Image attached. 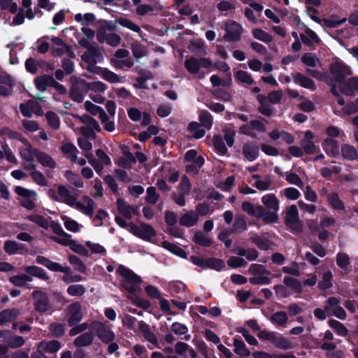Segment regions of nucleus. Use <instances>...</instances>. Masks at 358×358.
I'll use <instances>...</instances> for the list:
<instances>
[{
  "instance_id": "3c124183",
  "label": "nucleus",
  "mask_w": 358,
  "mask_h": 358,
  "mask_svg": "<svg viewBox=\"0 0 358 358\" xmlns=\"http://www.w3.org/2000/svg\"><path fill=\"white\" fill-rule=\"evenodd\" d=\"M98 41L100 43L106 41L109 45L113 47H117L121 42L120 36L115 33H110L106 35L104 37L98 36Z\"/></svg>"
},
{
  "instance_id": "dca6fc26",
  "label": "nucleus",
  "mask_w": 358,
  "mask_h": 358,
  "mask_svg": "<svg viewBox=\"0 0 358 358\" xmlns=\"http://www.w3.org/2000/svg\"><path fill=\"white\" fill-rule=\"evenodd\" d=\"M35 300V308L38 312H45L48 309V300L47 295L42 291L36 290L32 293Z\"/></svg>"
},
{
  "instance_id": "37998d69",
  "label": "nucleus",
  "mask_w": 358,
  "mask_h": 358,
  "mask_svg": "<svg viewBox=\"0 0 358 358\" xmlns=\"http://www.w3.org/2000/svg\"><path fill=\"white\" fill-rule=\"evenodd\" d=\"M3 249L7 254L12 255L23 250L24 245L15 241H6L4 242Z\"/></svg>"
},
{
  "instance_id": "864d4df0",
  "label": "nucleus",
  "mask_w": 358,
  "mask_h": 358,
  "mask_svg": "<svg viewBox=\"0 0 358 358\" xmlns=\"http://www.w3.org/2000/svg\"><path fill=\"white\" fill-rule=\"evenodd\" d=\"M185 67L191 74H196L200 70V60L194 57L187 59L184 63Z\"/></svg>"
},
{
  "instance_id": "69168bd1",
  "label": "nucleus",
  "mask_w": 358,
  "mask_h": 358,
  "mask_svg": "<svg viewBox=\"0 0 358 358\" xmlns=\"http://www.w3.org/2000/svg\"><path fill=\"white\" fill-rule=\"evenodd\" d=\"M204 159L199 155V158L193 162H190L189 164L186 166V171L189 173L196 174L200 168L203 165Z\"/></svg>"
},
{
  "instance_id": "393cba45",
  "label": "nucleus",
  "mask_w": 358,
  "mask_h": 358,
  "mask_svg": "<svg viewBox=\"0 0 358 358\" xmlns=\"http://www.w3.org/2000/svg\"><path fill=\"white\" fill-rule=\"evenodd\" d=\"M98 71L95 74L100 75L103 79L110 83H120L124 82V78L108 70L106 68L96 69Z\"/></svg>"
},
{
  "instance_id": "a18cd8bd",
  "label": "nucleus",
  "mask_w": 358,
  "mask_h": 358,
  "mask_svg": "<svg viewBox=\"0 0 358 358\" xmlns=\"http://www.w3.org/2000/svg\"><path fill=\"white\" fill-rule=\"evenodd\" d=\"M24 271L29 276H34L43 280H48V277L45 271L36 266H29L24 268Z\"/></svg>"
},
{
  "instance_id": "5fc2aeb1",
  "label": "nucleus",
  "mask_w": 358,
  "mask_h": 358,
  "mask_svg": "<svg viewBox=\"0 0 358 358\" xmlns=\"http://www.w3.org/2000/svg\"><path fill=\"white\" fill-rule=\"evenodd\" d=\"M61 218L64 222L65 228L68 231H70L73 233H77L80 231L82 225L80 224L78 222L66 215H62Z\"/></svg>"
},
{
  "instance_id": "9b49d317",
  "label": "nucleus",
  "mask_w": 358,
  "mask_h": 358,
  "mask_svg": "<svg viewBox=\"0 0 358 358\" xmlns=\"http://www.w3.org/2000/svg\"><path fill=\"white\" fill-rule=\"evenodd\" d=\"M226 31L224 39L228 42H237L240 41L243 29L242 26L234 20H227L224 24Z\"/></svg>"
},
{
  "instance_id": "bf43d9fd",
  "label": "nucleus",
  "mask_w": 358,
  "mask_h": 358,
  "mask_svg": "<svg viewBox=\"0 0 358 358\" xmlns=\"http://www.w3.org/2000/svg\"><path fill=\"white\" fill-rule=\"evenodd\" d=\"M261 205H254L249 201H243L241 205L242 210L252 217H257Z\"/></svg>"
},
{
  "instance_id": "8fccbe9b",
  "label": "nucleus",
  "mask_w": 358,
  "mask_h": 358,
  "mask_svg": "<svg viewBox=\"0 0 358 358\" xmlns=\"http://www.w3.org/2000/svg\"><path fill=\"white\" fill-rule=\"evenodd\" d=\"M9 280L15 286L17 287H25L28 282L32 281V278L27 274H20L11 276Z\"/></svg>"
},
{
  "instance_id": "f3484780",
  "label": "nucleus",
  "mask_w": 358,
  "mask_h": 358,
  "mask_svg": "<svg viewBox=\"0 0 358 358\" xmlns=\"http://www.w3.org/2000/svg\"><path fill=\"white\" fill-rule=\"evenodd\" d=\"M73 122L74 124L83 123L87 125L89 128H90L92 131H99L101 130V127L98 123V122L89 115H78L72 114Z\"/></svg>"
},
{
  "instance_id": "5701e85b",
  "label": "nucleus",
  "mask_w": 358,
  "mask_h": 358,
  "mask_svg": "<svg viewBox=\"0 0 358 358\" xmlns=\"http://www.w3.org/2000/svg\"><path fill=\"white\" fill-rule=\"evenodd\" d=\"M21 141L24 143V145L19 149L20 157L28 162H32L38 150L33 148L26 138L25 141Z\"/></svg>"
},
{
  "instance_id": "1a4fd4ad",
  "label": "nucleus",
  "mask_w": 358,
  "mask_h": 358,
  "mask_svg": "<svg viewBox=\"0 0 358 358\" xmlns=\"http://www.w3.org/2000/svg\"><path fill=\"white\" fill-rule=\"evenodd\" d=\"M341 299L336 296H330L327 299L324 307L328 316H335L342 320L346 319L347 313L341 307Z\"/></svg>"
},
{
  "instance_id": "338daca9",
  "label": "nucleus",
  "mask_w": 358,
  "mask_h": 358,
  "mask_svg": "<svg viewBox=\"0 0 358 358\" xmlns=\"http://www.w3.org/2000/svg\"><path fill=\"white\" fill-rule=\"evenodd\" d=\"M336 264L342 270L348 271L350 264V257L348 255L344 252L338 253L336 255Z\"/></svg>"
},
{
  "instance_id": "c85d7f7f",
  "label": "nucleus",
  "mask_w": 358,
  "mask_h": 358,
  "mask_svg": "<svg viewBox=\"0 0 358 358\" xmlns=\"http://www.w3.org/2000/svg\"><path fill=\"white\" fill-rule=\"evenodd\" d=\"M247 229V219L243 215H236L232 224L231 233L241 234Z\"/></svg>"
},
{
  "instance_id": "2f4dec72",
  "label": "nucleus",
  "mask_w": 358,
  "mask_h": 358,
  "mask_svg": "<svg viewBox=\"0 0 358 358\" xmlns=\"http://www.w3.org/2000/svg\"><path fill=\"white\" fill-rule=\"evenodd\" d=\"M36 158L37 161L43 166L50 169H55L57 166L53 158L45 152L38 150Z\"/></svg>"
},
{
  "instance_id": "09e8293b",
  "label": "nucleus",
  "mask_w": 358,
  "mask_h": 358,
  "mask_svg": "<svg viewBox=\"0 0 358 358\" xmlns=\"http://www.w3.org/2000/svg\"><path fill=\"white\" fill-rule=\"evenodd\" d=\"M276 348L282 350H289L293 348L292 343L287 338L281 335H275L272 343Z\"/></svg>"
},
{
  "instance_id": "423d86ee",
  "label": "nucleus",
  "mask_w": 358,
  "mask_h": 358,
  "mask_svg": "<svg viewBox=\"0 0 358 358\" xmlns=\"http://www.w3.org/2000/svg\"><path fill=\"white\" fill-rule=\"evenodd\" d=\"M71 98L78 103L82 102L85 95L87 93V81L73 76L71 78Z\"/></svg>"
},
{
  "instance_id": "de8ad7c7",
  "label": "nucleus",
  "mask_w": 358,
  "mask_h": 358,
  "mask_svg": "<svg viewBox=\"0 0 358 358\" xmlns=\"http://www.w3.org/2000/svg\"><path fill=\"white\" fill-rule=\"evenodd\" d=\"M188 131L192 134V137L199 139L204 136L206 131L201 124L197 122H192L189 124Z\"/></svg>"
},
{
  "instance_id": "9d476101",
  "label": "nucleus",
  "mask_w": 358,
  "mask_h": 358,
  "mask_svg": "<svg viewBox=\"0 0 358 358\" xmlns=\"http://www.w3.org/2000/svg\"><path fill=\"white\" fill-rule=\"evenodd\" d=\"M60 150L64 155L69 159L71 163L78 164L83 166L86 164L87 161L83 157H78V150L70 142L63 143L60 147Z\"/></svg>"
},
{
  "instance_id": "e2e57ef3",
  "label": "nucleus",
  "mask_w": 358,
  "mask_h": 358,
  "mask_svg": "<svg viewBox=\"0 0 358 358\" xmlns=\"http://www.w3.org/2000/svg\"><path fill=\"white\" fill-rule=\"evenodd\" d=\"M283 282L285 285L290 287L294 292L300 293L302 291V286L300 281L290 276H285Z\"/></svg>"
},
{
  "instance_id": "603ef678",
  "label": "nucleus",
  "mask_w": 358,
  "mask_h": 358,
  "mask_svg": "<svg viewBox=\"0 0 358 358\" xmlns=\"http://www.w3.org/2000/svg\"><path fill=\"white\" fill-rule=\"evenodd\" d=\"M20 312L15 309H6L0 313V322L3 324L6 322H10L15 320L19 315Z\"/></svg>"
},
{
  "instance_id": "6e6552de",
  "label": "nucleus",
  "mask_w": 358,
  "mask_h": 358,
  "mask_svg": "<svg viewBox=\"0 0 358 358\" xmlns=\"http://www.w3.org/2000/svg\"><path fill=\"white\" fill-rule=\"evenodd\" d=\"M15 192L21 197L20 203L24 208L28 210H33L35 208L37 193L34 190L17 186L15 187Z\"/></svg>"
},
{
  "instance_id": "79ce46f5",
  "label": "nucleus",
  "mask_w": 358,
  "mask_h": 358,
  "mask_svg": "<svg viewBox=\"0 0 358 358\" xmlns=\"http://www.w3.org/2000/svg\"><path fill=\"white\" fill-rule=\"evenodd\" d=\"M193 241L195 243L203 247H209L212 245V239L208 234L203 231H199L194 234Z\"/></svg>"
},
{
  "instance_id": "473e14b6",
  "label": "nucleus",
  "mask_w": 358,
  "mask_h": 358,
  "mask_svg": "<svg viewBox=\"0 0 358 358\" xmlns=\"http://www.w3.org/2000/svg\"><path fill=\"white\" fill-rule=\"evenodd\" d=\"M199 221L197 214L191 210L184 213L180 218V224L186 227H191L195 225Z\"/></svg>"
},
{
  "instance_id": "7c9ffc66",
  "label": "nucleus",
  "mask_w": 358,
  "mask_h": 358,
  "mask_svg": "<svg viewBox=\"0 0 358 358\" xmlns=\"http://www.w3.org/2000/svg\"><path fill=\"white\" fill-rule=\"evenodd\" d=\"M268 136L273 141L281 138L287 144H292L295 141L294 136L285 131L273 129L269 133Z\"/></svg>"
},
{
  "instance_id": "aec40b11",
  "label": "nucleus",
  "mask_w": 358,
  "mask_h": 358,
  "mask_svg": "<svg viewBox=\"0 0 358 358\" xmlns=\"http://www.w3.org/2000/svg\"><path fill=\"white\" fill-rule=\"evenodd\" d=\"M262 203L266 210L279 211L280 201L274 194H266L261 198Z\"/></svg>"
},
{
  "instance_id": "c03bdc74",
  "label": "nucleus",
  "mask_w": 358,
  "mask_h": 358,
  "mask_svg": "<svg viewBox=\"0 0 358 358\" xmlns=\"http://www.w3.org/2000/svg\"><path fill=\"white\" fill-rule=\"evenodd\" d=\"M234 78L236 82L242 84L250 85L255 83L251 74L243 70L237 71L234 74Z\"/></svg>"
},
{
  "instance_id": "4c0bfd02",
  "label": "nucleus",
  "mask_w": 358,
  "mask_h": 358,
  "mask_svg": "<svg viewBox=\"0 0 358 358\" xmlns=\"http://www.w3.org/2000/svg\"><path fill=\"white\" fill-rule=\"evenodd\" d=\"M327 202L329 205L334 210H345L344 203L340 199L338 193L331 192L328 194Z\"/></svg>"
},
{
  "instance_id": "680f3d73",
  "label": "nucleus",
  "mask_w": 358,
  "mask_h": 358,
  "mask_svg": "<svg viewBox=\"0 0 358 358\" xmlns=\"http://www.w3.org/2000/svg\"><path fill=\"white\" fill-rule=\"evenodd\" d=\"M66 292L70 296L80 297L86 292V288L80 284H72L68 287Z\"/></svg>"
},
{
  "instance_id": "4d7b16f0",
  "label": "nucleus",
  "mask_w": 358,
  "mask_h": 358,
  "mask_svg": "<svg viewBox=\"0 0 358 358\" xmlns=\"http://www.w3.org/2000/svg\"><path fill=\"white\" fill-rule=\"evenodd\" d=\"M162 245L164 248L166 249L167 250L171 252L172 253L182 257L186 258L187 254L184 250H182L181 248L178 247V245L171 243L169 241H163L162 243Z\"/></svg>"
},
{
  "instance_id": "f257e3e1",
  "label": "nucleus",
  "mask_w": 358,
  "mask_h": 358,
  "mask_svg": "<svg viewBox=\"0 0 358 358\" xmlns=\"http://www.w3.org/2000/svg\"><path fill=\"white\" fill-rule=\"evenodd\" d=\"M117 272L125 280L122 282V287L130 293H135L138 289V284L141 282L140 277L131 270L120 265Z\"/></svg>"
},
{
  "instance_id": "f03ea898",
  "label": "nucleus",
  "mask_w": 358,
  "mask_h": 358,
  "mask_svg": "<svg viewBox=\"0 0 358 358\" xmlns=\"http://www.w3.org/2000/svg\"><path fill=\"white\" fill-rule=\"evenodd\" d=\"M81 59L87 66L85 69L91 73H96L100 69V66H96V64L101 63L103 60L102 53L94 47H89L88 49L83 54Z\"/></svg>"
},
{
  "instance_id": "774afa93",
  "label": "nucleus",
  "mask_w": 358,
  "mask_h": 358,
  "mask_svg": "<svg viewBox=\"0 0 358 358\" xmlns=\"http://www.w3.org/2000/svg\"><path fill=\"white\" fill-rule=\"evenodd\" d=\"M248 271L254 275H269L271 274L270 271L267 270L265 266L258 264H251Z\"/></svg>"
},
{
  "instance_id": "0eeeda50",
  "label": "nucleus",
  "mask_w": 358,
  "mask_h": 358,
  "mask_svg": "<svg viewBox=\"0 0 358 358\" xmlns=\"http://www.w3.org/2000/svg\"><path fill=\"white\" fill-rule=\"evenodd\" d=\"M48 194L54 201L64 203L71 207L76 196L73 195L70 190L62 185L57 186L56 189H50Z\"/></svg>"
},
{
  "instance_id": "58836bf2",
  "label": "nucleus",
  "mask_w": 358,
  "mask_h": 358,
  "mask_svg": "<svg viewBox=\"0 0 358 358\" xmlns=\"http://www.w3.org/2000/svg\"><path fill=\"white\" fill-rule=\"evenodd\" d=\"M94 335L92 332H85L78 336L73 342V344L78 347L87 346L92 343Z\"/></svg>"
},
{
  "instance_id": "0e129e2a",
  "label": "nucleus",
  "mask_w": 358,
  "mask_h": 358,
  "mask_svg": "<svg viewBox=\"0 0 358 358\" xmlns=\"http://www.w3.org/2000/svg\"><path fill=\"white\" fill-rule=\"evenodd\" d=\"M234 352L241 356L248 357L250 355V350L246 348L243 341L238 338L234 340Z\"/></svg>"
},
{
  "instance_id": "c756f323",
  "label": "nucleus",
  "mask_w": 358,
  "mask_h": 358,
  "mask_svg": "<svg viewBox=\"0 0 358 358\" xmlns=\"http://www.w3.org/2000/svg\"><path fill=\"white\" fill-rule=\"evenodd\" d=\"M84 106L85 108L92 115H98L101 122L106 121L107 119H108L106 113L101 107L94 104L90 101H86Z\"/></svg>"
},
{
  "instance_id": "2eb2a0df",
  "label": "nucleus",
  "mask_w": 358,
  "mask_h": 358,
  "mask_svg": "<svg viewBox=\"0 0 358 358\" xmlns=\"http://www.w3.org/2000/svg\"><path fill=\"white\" fill-rule=\"evenodd\" d=\"M341 92L346 96H353L358 92V78L352 77L338 85Z\"/></svg>"
},
{
  "instance_id": "f8f14e48",
  "label": "nucleus",
  "mask_w": 358,
  "mask_h": 358,
  "mask_svg": "<svg viewBox=\"0 0 358 358\" xmlns=\"http://www.w3.org/2000/svg\"><path fill=\"white\" fill-rule=\"evenodd\" d=\"M128 229L134 235L145 241L150 240L156 234L155 229L150 225L144 223L138 226L129 223Z\"/></svg>"
},
{
  "instance_id": "a211bd4d",
  "label": "nucleus",
  "mask_w": 358,
  "mask_h": 358,
  "mask_svg": "<svg viewBox=\"0 0 358 358\" xmlns=\"http://www.w3.org/2000/svg\"><path fill=\"white\" fill-rule=\"evenodd\" d=\"M139 330L143 334L144 338L148 342L152 344L157 348H161L159 345L157 336L150 330L148 324L141 321L139 324Z\"/></svg>"
},
{
  "instance_id": "412c9836",
  "label": "nucleus",
  "mask_w": 358,
  "mask_h": 358,
  "mask_svg": "<svg viewBox=\"0 0 358 358\" xmlns=\"http://www.w3.org/2000/svg\"><path fill=\"white\" fill-rule=\"evenodd\" d=\"M36 262L54 272H67L69 271L68 268H64L60 264L52 262L44 256L36 257Z\"/></svg>"
},
{
  "instance_id": "ea45409f",
  "label": "nucleus",
  "mask_w": 358,
  "mask_h": 358,
  "mask_svg": "<svg viewBox=\"0 0 358 358\" xmlns=\"http://www.w3.org/2000/svg\"><path fill=\"white\" fill-rule=\"evenodd\" d=\"M189 50L191 52L199 57H204L207 55L203 41H192L189 45Z\"/></svg>"
},
{
  "instance_id": "ddd939ff",
  "label": "nucleus",
  "mask_w": 358,
  "mask_h": 358,
  "mask_svg": "<svg viewBox=\"0 0 358 358\" xmlns=\"http://www.w3.org/2000/svg\"><path fill=\"white\" fill-rule=\"evenodd\" d=\"M71 207L87 216L92 217L95 209V203L89 196L84 195L80 201H78L76 198Z\"/></svg>"
},
{
  "instance_id": "49530a36",
  "label": "nucleus",
  "mask_w": 358,
  "mask_h": 358,
  "mask_svg": "<svg viewBox=\"0 0 358 358\" xmlns=\"http://www.w3.org/2000/svg\"><path fill=\"white\" fill-rule=\"evenodd\" d=\"M171 331L178 336L185 335V339L189 341L191 338L189 334H187L188 328L186 325L180 322H173L171 327Z\"/></svg>"
},
{
  "instance_id": "a19ab883",
  "label": "nucleus",
  "mask_w": 358,
  "mask_h": 358,
  "mask_svg": "<svg viewBox=\"0 0 358 358\" xmlns=\"http://www.w3.org/2000/svg\"><path fill=\"white\" fill-rule=\"evenodd\" d=\"M64 177L73 186L77 188H82L84 187V182L80 176L71 170L64 172Z\"/></svg>"
},
{
  "instance_id": "cd10ccee",
  "label": "nucleus",
  "mask_w": 358,
  "mask_h": 358,
  "mask_svg": "<svg viewBox=\"0 0 358 358\" xmlns=\"http://www.w3.org/2000/svg\"><path fill=\"white\" fill-rule=\"evenodd\" d=\"M55 83L54 78L48 75L40 76L34 80L36 87L41 92L45 91L48 87L53 85Z\"/></svg>"
},
{
  "instance_id": "b1692460",
  "label": "nucleus",
  "mask_w": 358,
  "mask_h": 358,
  "mask_svg": "<svg viewBox=\"0 0 358 358\" xmlns=\"http://www.w3.org/2000/svg\"><path fill=\"white\" fill-rule=\"evenodd\" d=\"M294 82L299 85L301 87L308 89L311 91L316 90V85L314 81L308 77L301 73H296L292 75Z\"/></svg>"
},
{
  "instance_id": "20e7f679",
  "label": "nucleus",
  "mask_w": 358,
  "mask_h": 358,
  "mask_svg": "<svg viewBox=\"0 0 358 358\" xmlns=\"http://www.w3.org/2000/svg\"><path fill=\"white\" fill-rule=\"evenodd\" d=\"M68 324L70 327L78 324L87 313V308H83L78 301L73 302L66 308Z\"/></svg>"
},
{
  "instance_id": "f704fd0d",
  "label": "nucleus",
  "mask_w": 358,
  "mask_h": 358,
  "mask_svg": "<svg viewBox=\"0 0 358 358\" xmlns=\"http://www.w3.org/2000/svg\"><path fill=\"white\" fill-rule=\"evenodd\" d=\"M61 348V344L58 341H42L38 345V349L43 352L54 353L57 352Z\"/></svg>"
},
{
  "instance_id": "e433bc0d",
  "label": "nucleus",
  "mask_w": 358,
  "mask_h": 358,
  "mask_svg": "<svg viewBox=\"0 0 358 358\" xmlns=\"http://www.w3.org/2000/svg\"><path fill=\"white\" fill-rule=\"evenodd\" d=\"M341 155L343 157L348 161L358 159V152L355 147L349 144H343L341 146Z\"/></svg>"
},
{
  "instance_id": "bb28decb",
  "label": "nucleus",
  "mask_w": 358,
  "mask_h": 358,
  "mask_svg": "<svg viewBox=\"0 0 358 358\" xmlns=\"http://www.w3.org/2000/svg\"><path fill=\"white\" fill-rule=\"evenodd\" d=\"M244 157L250 162L255 160L259 155V147L255 143H248L243 146Z\"/></svg>"
},
{
  "instance_id": "c9c22d12",
  "label": "nucleus",
  "mask_w": 358,
  "mask_h": 358,
  "mask_svg": "<svg viewBox=\"0 0 358 358\" xmlns=\"http://www.w3.org/2000/svg\"><path fill=\"white\" fill-rule=\"evenodd\" d=\"M302 42L307 45L312 46L314 44L319 43L320 40L318 36L310 29L307 28L305 33L300 36Z\"/></svg>"
},
{
  "instance_id": "72a5a7b5",
  "label": "nucleus",
  "mask_w": 358,
  "mask_h": 358,
  "mask_svg": "<svg viewBox=\"0 0 358 358\" xmlns=\"http://www.w3.org/2000/svg\"><path fill=\"white\" fill-rule=\"evenodd\" d=\"M117 206L119 213L127 219H131L133 215L135 214V210L122 199L117 200Z\"/></svg>"
},
{
  "instance_id": "052dcab7",
  "label": "nucleus",
  "mask_w": 358,
  "mask_h": 358,
  "mask_svg": "<svg viewBox=\"0 0 358 358\" xmlns=\"http://www.w3.org/2000/svg\"><path fill=\"white\" fill-rule=\"evenodd\" d=\"M271 321L278 326H285L288 321V317L285 312L278 311L271 316Z\"/></svg>"
},
{
  "instance_id": "a878e982",
  "label": "nucleus",
  "mask_w": 358,
  "mask_h": 358,
  "mask_svg": "<svg viewBox=\"0 0 358 358\" xmlns=\"http://www.w3.org/2000/svg\"><path fill=\"white\" fill-rule=\"evenodd\" d=\"M252 178L255 180L252 185L258 190L267 191L271 189L272 180L269 177L263 178L259 175L255 174Z\"/></svg>"
},
{
  "instance_id": "4be33fe9",
  "label": "nucleus",
  "mask_w": 358,
  "mask_h": 358,
  "mask_svg": "<svg viewBox=\"0 0 358 358\" xmlns=\"http://www.w3.org/2000/svg\"><path fill=\"white\" fill-rule=\"evenodd\" d=\"M322 147L327 155L330 157H336L339 154V145L337 141L331 138L324 139L322 143Z\"/></svg>"
},
{
  "instance_id": "13d9d810",
  "label": "nucleus",
  "mask_w": 358,
  "mask_h": 358,
  "mask_svg": "<svg viewBox=\"0 0 358 358\" xmlns=\"http://www.w3.org/2000/svg\"><path fill=\"white\" fill-rule=\"evenodd\" d=\"M332 278L333 274L330 271L324 272L322 279L318 282V287L322 290H325L331 287Z\"/></svg>"
},
{
  "instance_id": "7ed1b4c3",
  "label": "nucleus",
  "mask_w": 358,
  "mask_h": 358,
  "mask_svg": "<svg viewBox=\"0 0 358 358\" xmlns=\"http://www.w3.org/2000/svg\"><path fill=\"white\" fill-rule=\"evenodd\" d=\"M285 224L294 233H300L303 223L300 220L299 210L295 205L288 206L285 211Z\"/></svg>"
},
{
  "instance_id": "4468645a",
  "label": "nucleus",
  "mask_w": 358,
  "mask_h": 358,
  "mask_svg": "<svg viewBox=\"0 0 358 358\" xmlns=\"http://www.w3.org/2000/svg\"><path fill=\"white\" fill-rule=\"evenodd\" d=\"M330 71L334 77L335 80L338 83V85L343 81L346 76L352 74L350 67L341 63L332 64L330 67Z\"/></svg>"
},
{
  "instance_id": "6e6d98bb",
  "label": "nucleus",
  "mask_w": 358,
  "mask_h": 358,
  "mask_svg": "<svg viewBox=\"0 0 358 358\" xmlns=\"http://www.w3.org/2000/svg\"><path fill=\"white\" fill-rule=\"evenodd\" d=\"M329 327L335 331V332L341 336H346L348 334V329L345 327L343 324L340 322L336 320H329Z\"/></svg>"
},
{
  "instance_id": "39448f33",
  "label": "nucleus",
  "mask_w": 358,
  "mask_h": 358,
  "mask_svg": "<svg viewBox=\"0 0 358 358\" xmlns=\"http://www.w3.org/2000/svg\"><path fill=\"white\" fill-rule=\"evenodd\" d=\"M90 328L95 332L101 342L109 343L115 341V334L105 323L94 320L90 323Z\"/></svg>"
},
{
  "instance_id": "6ab92c4d",
  "label": "nucleus",
  "mask_w": 358,
  "mask_h": 358,
  "mask_svg": "<svg viewBox=\"0 0 358 358\" xmlns=\"http://www.w3.org/2000/svg\"><path fill=\"white\" fill-rule=\"evenodd\" d=\"M258 219H261L266 224L277 223L279 220L278 211L266 210L262 206L259 209Z\"/></svg>"
}]
</instances>
